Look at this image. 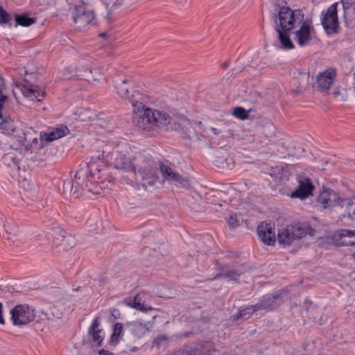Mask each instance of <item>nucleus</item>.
<instances>
[{"label":"nucleus","instance_id":"9b49d317","mask_svg":"<svg viewBox=\"0 0 355 355\" xmlns=\"http://www.w3.org/2000/svg\"><path fill=\"white\" fill-rule=\"evenodd\" d=\"M298 186L291 193L292 198L304 200L312 195L314 189L312 180L304 175H300L297 177Z\"/></svg>","mask_w":355,"mask_h":355},{"label":"nucleus","instance_id":"bf43d9fd","mask_svg":"<svg viewBox=\"0 0 355 355\" xmlns=\"http://www.w3.org/2000/svg\"><path fill=\"white\" fill-rule=\"evenodd\" d=\"M223 67H227V64L225 62V63H223Z\"/></svg>","mask_w":355,"mask_h":355},{"label":"nucleus","instance_id":"dca6fc26","mask_svg":"<svg viewBox=\"0 0 355 355\" xmlns=\"http://www.w3.org/2000/svg\"><path fill=\"white\" fill-rule=\"evenodd\" d=\"M257 234L263 243L268 245H275L276 241L275 228L270 224L261 223L257 227Z\"/></svg>","mask_w":355,"mask_h":355},{"label":"nucleus","instance_id":"1a4fd4ad","mask_svg":"<svg viewBox=\"0 0 355 355\" xmlns=\"http://www.w3.org/2000/svg\"><path fill=\"white\" fill-rule=\"evenodd\" d=\"M133 0H101L105 10L100 11L101 15L110 24L114 19V14L122 7H128Z\"/></svg>","mask_w":355,"mask_h":355},{"label":"nucleus","instance_id":"f704fd0d","mask_svg":"<svg viewBox=\"0 0 355 355\" xmlns=\"http://www.w3.org/2000/svg\"><path fill=\"white\" fill-rule=\"evenodd\" d=\"M243 98L245 101L249 103H255L259 101L260 98L259 94L252 89H248L245 91Z\"/></svg>","mask_w":355,"mask_h":355},{"label":"nucleus","instance_id":"423d86ee","mask_svg":"<svg viewBox=\"0 0 355 355\" xmlns=\"http://www.w3.org/2000/svg\"><path fill=\"white\" fill-rule=\"evenodd\" d=\"M120 340L129 352H134L137 350L138 347L135 345L136 340H132L128 335H125L123 324L116 322L112 326V334L109 340V345L110 347H115Z\"/></svg>","mask_w":355,"mask_h":355},{"label":"nucleus","instance_id":"ddd939ff","mask_svg":"<svg viewBox=\"0 0 355 355\" xmlns=\"http://www.w3.org/2000/svg\"><path fill=\"white\" fill-rule=\"evenodd\" d=\"M336 78V71L329 68L316 76V87L320 92H327Z\"/></svg>","mask_w":355,"mask_h":355},{"label":"nucleus","instance_id":"f3484780","mask_svg":"<svg viewBox=\"0 0 355 355\" xmlns=\"http://www.w3.org/2000/svg\"><path fill=\"white\" fill-rule=\"evenodd\" d=\"M69 132V130L66 125H60L58 127L49 130L48 132L40 134V140L42 146H44L45 142H49L66 136Z\"/></svg>","mask_w":355,"mask_h":355},{"label":"nucleus","instance_id":"cd10ccee","mask_svg":"<svg viewBox=\"0 0 355 355\" xmlns=\"http://www.w3.org/2000/svg\"><path fill=\"white\" fill-rule=\"evenodd\" d=\"M3 230L5 231V234L3 233V236L8 240L12 239L19 233V229L17 225L11 222H6L4 223Z\"/></svg>","mask_w":355,"mask_h":355},{"label":"nucleus","instance_id":"052dcab7","mask_svg":"<svg viewBox=\"0 0 355 355\" xmlns=\"http://www.w3.org/2000/svg\"><path fill=\"white\" fill-rule=\"evenodd\" d=\"M354 214L355 215V210L354 211Z\"/></svg>","mask_w":355,"mask_h":355},{"label":"nucleus","instance_id":"4be33fe9","mask_svg":"<svg viewBox=\"0 0 355 355\" xmlns=\"http://www.w3.org/2000/svg\"><path fill=\"white\" fill-rule=\"evenodd\" d=\"M343 17L347 26H352L355 20V0H341Z\"/></svg>","mask_w":355,"mask_h":355},{"label":"nucleus","instance_id":"bb28decb","mask_svg":"<svg viewBox=\"0 0 355 355\" xmlns=\"http://www.w3.org/2000/svg\"><path fill=\"white\" fill-rule=\"evenodd\" d=\"M8 99V89L5 83V79L0 73V117H2V109L4 103Z\"/></svg>","mask_w":355,"mask_h":355},{"label":"nucleus","instance_id":"c85d7f7f","mask_svg":"<svg viewBox=\"0 0 355 355\" xmlns=\"http://www.w3.org/2000/svg\"><path fill=\"white\" fill-rule=\"evenodd\" d=\"M45 314L48 320L59 319L63 315V309L59 308L58 305H53L46 309Z\"/></svg>","mask_w":355,"mask_h":355},{"label":"nucleus","instance_id":"0eeeda50","mask_svg":"<svg viewBox=\"0 0 355 355\" xmlns=\"http://www.w3.org/2000/svg\"><path fill=\"white\" fill-rule=\"evenodd\" d=\"M338 3H334L322 13L321 24L328 35L338 33L339 27L338 17Z\"/></svg>","mask_w":355,"mask_h":355},{"label":"nucleus","instance_id":"b1692460","mask_svg":"<svg viewBox=\"0 0 355 355\" xmlns=\"http://www.w3.org/2000/svg\"><path fill=\"white\" fill-rule=\"evenodd\" d=\"M255 307H257V304L240 309L236 314L231 317V320L232 321H239V320L243 321L248 319L254 312L259 311V309Z\"/></svg>","mask_w":355,"mask_h":355},{"label":"nucleus","instance_id":"9d476101","mask_svg":"<svg viewBox=\"0 0 355 355\" xmlns=\"http://www.w3.org/2000/svg\"><path fill=\"white\" fill-rule=\"evenodd\" d=\"M72 17L78 28L82 29L94 20L93 10H87L83 5H76L72 10Z\"/></svg>","mask_w":355,"mask_h":355},{"label":"nucleus","instance_id":"f03ea898","mask_svg":"<svg viewBox=\"0 0 355 355\" xmlns=\"http://www.w3.org/2000/svg\"><path fill=\"white\" fill-rule=\"evenodd\" d=\"M131 104L134 108L133 123L139 128L150 130L156 126L165 128L166 130L180 132L184 139H191L190 134L193 128L189 121L180 116H172L164 111L145 107L138 100L131 99Z\"/></svg>","mask_w":355,"mask_h":355},{"label":"nucleus","instance_id":"79ce46f5","mask_svg":"<svg viewBox=\"0 0 355 355\" xmlns=\"http://www.w3.org/2000/svg\"><path fill=\"white\" fill-rule=\"evenodd\" d=\"M233 114L236 118L242 120L246 119L248 117V112L241 107H236L234 110Z\"/></svg>","mask_w":355,"mask_h":355},{"label":"nucleus","instance_id":"13d9d810","mask_svg":"<svg viewBox=\"0 0 355 355\" xmlns=\"http://www.w3.org/2000/svg\"><path fill=\"white\" fill-rule=\"evenodd\" d=\"M101 156H102V157H103V154H102V155H98V156H96V158L97 159H100Z\"/></svg>","mask_w":355,"mask_h":355},{"label":"nucleus","instance_id":"393cba45","mask_svg":"<svg viewBox=\"0 0 355 355\" xmlns=\"http://www.w3.org/2000/svg\"><path fill=\"white\" fill-rule=\"evenodd\" d=\"M243 268H244L243 265L241 266L237 270H229L225 273L217 275L215 279L217 277L227 278L230 281L236 282L239 277L245 272Z\"/></svg>","mask_w":355,"mask_h":355},{"label":"nucleus","instance_id":"de8ad7c7","mask_svg":"<svg viewBox=\"0 0 355 355\" xmlns=\"http://www.w3.org/2000/svg\"><path fill=\"white\" fill-rule=\"evenodd\" d=\"M98 355H114V354L110 350H106L104 349H100L98 351Z\"/></svg>","mask_w":355,"mask_h":355},{"label":"nucleus","instance_id":"c03bdc74","mask_svg":"<svg viewBox=\"0 0 355 355\" xmlns=\"http://www.w3.org/2000/svg\"><path fill=\"white\" fill-rule=\"evenodd\" d=\"M74 182L73 181L68 180L63 182V188L64 191H69L72 192L73 190Z\"/></svg>","mask_w":355,"mask_h":355},{"label":"nucleus","instance_id":"ea45409f","mask_svg":"<svg viewBox=\"0 0 355 355\" xmlns=\"http://www.w3.org/2000/svg\"><path fill=\"white\" fill-rule=\"evenodd\" d=\"M85 190L87 189L89 192L94 194H99L101 193V187L96 183L93 182L89 180L85 183Z\"/></svg>","mask_w":355,"mask_h":355},{"label":"nucleus","instance_id":"6ab92c4d","mask_svg":"<svg viewBox=\"0 0 355 355\" xmlns=\"http://www.w3.org/2000/svg\"><path fill=\"white\" fill-rule=\"evenodd\" d=\"M125 329L131 334L134 337L133 340L142 338L149 331V329L146 324L137 320L127 322L125 324Z\"/></svg>","mask_w":355,"mask_h":355},{"label":"nucleus","instance_id":"e433bc0d","mask_svg":"<svg viewBox=\"0 0 355 355\" xmlns=\"http://www.w3.org/2000/svg\"><path fill=\"white\" fill-rule=\"evenodd\" d=\"M261 132L266 137H271L275 135V126L271 122H267L261 126Z\"/></svg>","mask_w":355,"mask_h":355},{"label":"nucleus","instance_id":"20e7f679","mask_svg":"<svg viewBox=\"0 0 355 355\" xmlns=\"http://www.w3.org/2000/svg\"><path fill=\"white\" fill-rule=\"evenodd\" d=\"M315 232L308 223H293L278 230L277 241L284 246H289L295 240L300 239L307 234L313 236Z\"/></svg>","mask_w":355,"mask_h":355},{"label":"nucleus","instance_id":"412c9836","mask_svg":"<svg viewBox=\"0 0 355 355\" xmlns=\"http://www.w3.org/2000/svg\"><path fill=\"white\" fill-rule=\"evenodd\" d=\"M22 94L26 98L31 100H37L40 102L42 101L45 95V92L40 88L39 86L27 83L23 85L21 89Z\"/></svg>","mask_w":355,"mask_h":355},{"label":"nucleus","instance_id":"39448f33","mask_svg":"<svg viewBox=\"0 0 355 355\" xmlns=\"http://www.w3.org/2000/svg\"><path fill=\"white\" fill-rule=\"evenodd\" d=\"M317 202L324 209L333 208L337 206L348 208L354 203V199L340 198L335 191L329 188H323L322 191L320 192L317 198Z\"/></svg>","mask_w":355,"mask_h":355},{"label":"nucleus","instance_id":"a19ab883","mask_svg":"<svg viewBox=\"0 0 355 355\" xmlns=\"http://www.w3.org/2000/svg\"><path fill=\"white\" fill-rule=\"evenodd\" d=\"M87 167L92 178L95 177L96 175L98 174L101 170L100 166H95L94 162H93L92 160L87 164Z\"/></svg>","mask_w":355,"mask_h":355},{"label":"nucleus","instance_id":"c9c22d12","mask_svg":"<svg viewBox=\"0 0 355 355\" xmlns=\"http://www.w3.org/2000/svg\"><path fill=\"white\" fill-rule=\"evenodd\" d=\"M0 127L6 135H11L15 131V125L12 121H3L0 123Z\"/></svg>","mask_w":355,"mask_h":355},{"label":"nucleus","instance_id":"6e6552de","mask_svg":"<svg viewBox=\"0 0 355 355\" xmlns=\"http://www.w3.org/2000/svg\"><path fill=\"white\" fill-rule=\"evenodd\" d=\"M11 320L14 325H25L35 318V311L28 305H17L11 311Z\"/></svg>","mask_w":355,"mask_h":355},{"label":"nucleus","instance_id":"473e14b6","mask_svg":"<svg viewBox=\"0 0 355 355\" xmlns=\"http://www.w3.org/2000/svg\"><path fill=\"white\" fill-rule=\"evenodd\" d=\"M88 178L87 173L83 168L78 170L75 175L74 184L80 185V189L85 190L86 179Z\"/></svg>","mask_w":355,"mask_h":355},{"label":"nucleus","instance_id":"2eb2a0df","mask_svg":"<svg viewBox=\"0 0 355 355\" xmlns=\"http://www.w3.org/2000/svg\"><path fill=\"white\" fill-rule=\"evenodd\" d=\"M56 234L54 242L64 250L72 248L76 245V239L71 234L64 232L62 229L58 227L54 230Z\"/></svg>","mask_w":355,"mask_h":355},{"label":"nucleus","instance_id":"a211bd4d","mask_svg":"<svg viewBox=\"0 0 355 355\" xmlns=\"http://www.w3.org/2000/svg\"><path fill=\"white\" fill-rule=\"evenodd\" d=\"M113 164L117 169H121L126 172H132L134 174V157H128L124 154L119 153L115 157Z\"/></svg>","mask_w":355,"mask_h":355},{"label":"nucleus","instance_id":"c756f323","mask_svg":"<svg viewBox=\"0 0 355 355\" xmlns=\"http://www.w3.org/2000/svg\"><path fill=\"white\" fill-rule=\"evenodd\" d=\"M15 26L19 25L21 26H29L36 21V19L30 17L27 14L15 15Z\"/></svg>","mask_w":355,"mask_h":355},{"label":"nucleus","instance_id":"37998d69","mask_svg":"<svg viewBox=\"0 0 355 355\" xmlns=\"http://www.w3.org/2000/svg\"><path fill=\"white\" fill-rule=\"evenodd\" d=\"M11 19V17L1 6H0V24H7Z\"/></svg>","mask_w":355,"mask_h":355},{"label":"nucleus","instance_id":"3c124183","mask_svg":"<svg viewBox=\"0 0 355 355\" xmlns=\"http://www.w3.org/2000/svg\"><path fill=\"white\" fill-rule=\"evenodd\" d=\"M0 323L4 324V320L2 316V304L0 303Z\"/></svg>","mask_w":355,"mask_h":355},{"label":"nucleus","instance_id":"a878e982","mask_svg":"<svg viewBox=\"0 0 355 355\" xmlns=\"http://www.w3.org/2000/svg\"><path fill=\"white\" fill-rule=\"evenodd\" d=\"M160 171L163 178L168 181L169 182H173L176 175H178V173L175 172L172 168L168 165L167 164H164L163 162H160L159 164Z\"/></svg>","mask_w":355,"mask_h":355},{"label":"nucleus","instance_id":"f8f14e48","mask_svg":"<svg viewBox=\"0 0 355 355\" xmlns=\"http://www.w3.org/2000/svg\"><path fill=\"white\" fill-rule=\"evenodd\" d=\"M283 292L278 291L273 294H268L261 297L257 303L259 310L272 311L279 307L284 302Z\"/></svg>","mask_w":355,"mask_h":355},{"label":"nucleus","instance_id":"5fc2aeb1","mask_svg":"<svg viewBox=\"0 0 355 355\" xmlns=\"http://www.w3.org/2000/svg\"><path fill=\"white\" fill-rule=\"evenodd\" d=\"M211 131L215 134V135H218L219 134V132H218L217 129L216 128H211Z\"/></svg>","mask_w":355,"mask_h":355},{"label":"nucleus","instance_id":"4c0bfd02","mask_svg":"<svg viewBox=\"0 0 355 355\" xmlns=\"http://www.w3.org/2000/svg\"><path fill=\"white\" fill-rule=\"evenodd\" d=\"M172 183L177 187H181L185 189H189L190 187L189 180L179 173L175 176Z\"/></svg>","mask_w":355,"mask_h":355},{"label":"nucleus","instance_id":"7ed1b4c3","mask_svg":"<svg viewBox=\"0 0 355 355\" xmlns=\"http://www.w3.org/2000/svg\"><path fill=\"white\" fill-rule=\"evenodd\" d=\"M135 171L134 175L139 174L141 176V184L147 189L149 187H153L157 179L158 164L150 155L139 153L134 157Z\"/></svg>","mask_w":355,"mask_h":355},{"label":"nucleus","instance_id":"8fccbe9b","mask_svg":"<svg viewBox=\"0 0 355 355\" xmlns=\"http://www.w3.org/2000/svg\"><path fill=\"white\" fill-rule=\"evenodd\" d=\"M166 338L165 336H161L157 337L155 342H157V345H160L163 341H166Z\"/></svg>","mask_w":355,"mask_h":355},{"label":"nucleus","instance_id":"72a5a7b5","mask_svg":"<svg viewBox=\"0 0 355 355\" xmlns=\"http://www.w3.org/2000/svg\"><path fill=\"white\" fill-rule=\"evenodd\" d=\"M92 71L90 67L80 66L77 69V76H80L81 78L86 80H90L91 79L98 80L97 78L92 77Z\"/></svg>","mask_w":355,"mask_h":355},{"label":"nucleus","instance_id":"7c9ffc66","mask_svg":"<svg viewBox=\"0 0 355 355\" xmlns=\"http://www.w3.org/2000/svg\"><path fill=\"white\" fill-rule=\"evenodd\" d=\"M126 80H123L121 83H119L116 89H117L118 94L123 98H128L131 103V99L137 100L135 98V94H132L131 96L129 95L128 89L126 87Z\"/></svg>","mask_w":355,"mask_h":355},{"label":"nucleus","instance_id":"864d4df0","mask_svg":"<svg viewBox=\"0 0 355 355\" xmlns=\"http://www.w3.org/2000/svg\"><path fill=\"white\" fill-rule=\"evenodd\" d=\"M73 189H74V191H73V193L75 194L80 189V185L74 184Z\"/></svg>","mask_w":355,"mask_h":355},{"label":"nucleus","instance_id":"aec40b11","mask_svg":"<svg viewBox=\"0 0 355 355\" xmlns=\"http://www.w3.org/2000/svg\"><path fill=\"white\" fill-rule=\"evenodd\" d=\"M99 317H96L88 329V336L96 347L102 345L104 337L103 330L100 329Z\"/></svg>","mask_w":355,"mask_h":355},{"label":"nucleus","instance_id":"4d7b16f0","mask_svg":"<svg viewBox=\"0 0 355 355\" xmlns=\"http://www.w3.org/2000/svg\"><path fill=\"white\" fill-rule=\"evenodd\" d=\"M338 94H339V92H334V96L335 97H336V96L338 95Z\"/></svg>","mask_w":355,"mask_h":355},{"label":"nucleus","instance_id":"5701e85b","mask_svg":"<svg viewBox=\"0 0 355 355\" xmlns=\"http://www.w3.org/2000/svg\"><path fill=\"white\" fill-rule=\"evenodd\" d=\"M145 293L140 292L138 294H137L133 300H132H132L130 299V302H128L127 300H124V302H125L128 305L131 306L132 307L139 310L142 311H146L149 310H153V308L151 306H148L146 305H144V298H145Z\"/></svg>","mask_w":355,"mask_h":355},{"label":"nucleus","instance_id":"2f4dec72","mask_svg":"<svg viewBox=\"0 0 355 355\" xmlns=\"http://www.w3.org/2000/svg\"><path fill=\"white\" fill-rule=\"evenodd\" d=\"M20 160V155L15 152L7 153L3 156V163L9 166L11 165L17 166Z\"/></svg>","mask_w":355,"mask_h":355},{"label":"nucleus","instance_id":"603ef678","mask_svg":"<svg viewBox=\"0 0 355 355\" xmlns=\"http://www.w3.org/2000/svg\"><path fill=\"white\" fill-rule=\"evenodd\" d=\"M111 35V33L110 31L103 32L99 34V36L101 37H105L106 36Z\"/></svg>","mask_w":355,"mask_h":355},{"label":"nucleus","instance_id":"6e6d98bb","mask_svg":"<svg viewBox=\"0 0 355 355\" xmlns=\"http://www.w3.org/2000/svg\"><path fill=\"white\" fill-rule=\"evenodd\" d=\"M196 139H197L198 140H200L201 135L196 134Z\"/></svg>","mask_w":355,"mask_h":355},{"label":"nucleus","instance_id":"a18cd8bd","mask_svg":"<svg viewBox=\"0 0 355 355\" xmlns=\"http://www.w3.org/2000/svg\"><path fill=\"white\" fill-rule=\"evenodd\" d=\"M227 223L230 227L234 228L239 226V220L232 216H230L227 219Z\"/></svg>","mask_w":355,"mask_h":355},{"label":"nucleus","instance_id":"f257e3e1","mask_svg":"<svg viewBox=\"0 0 355 355\" xmlns=\"http://www.w3.org/2000/svg\"><path fill=\"white\" fill-rule=\"evenodd\" d=\"M275 31L284 48L292 49L294 44L290 39V33H293L294 40L300 46L308 45L311 40L312 21L304 19L302 9L292 10L290 7L276 6L272 13Z\"/></svg>","mask_w":355,"mask_h":355},{"label":"nucleus","instance_id":"58836bf2","mask_svg":"<svg viewBox=\"0 0 355 355\" xmlns=\"http://www.w3.org/2000/svg\"><path fill=\"white\" fill-rule=\"evenodd\" d=\"M168 355H200V352L196 348L187 347L172 352Z\"/></svg>","mask_w":355,"mask_h":355},{"label":"nucleus","instance_id":"49530a36","mask_svg":"<svg viewBox=\"0 0 355 355\" xmlns=\"http://www.w3.org/2000/svg\"><path fill=\"white\" fill-rule=\"evenodd\" d=\"M110 313L111 314V316L114 318V319H118L120 318V315H121V313L119 311V310L118 309H116V308H111L110 309Z\"/></svg>","mask_w":355,"mask_h":355},{"label":"nucleus","instance_id":"09e8293b","mask_svg":"<svg viewBox=\"0 0 355 355\" xmlns=\"http://www.w3.org/2000/svg\"><path fill=\"white\" fill-rule=\"evenodd\" d=\"M25 143L23 144V145H28L30 143L31 145L37 144V139L36 137L33 138V140L31 141L30 140L27 141L26 138L25 139Z\"/></svg>","mask_w":355,"mask_h":355},{"label":"nucleus","instance_id":"4468645a","mask_svg":"<svg viewBox=\"0 0 355 355\" xmlns=\"http://www.w3.org/2000/svg\"><path fill=\"white\" fill-rule=\"evenodd\" d=\"M332 241L336 246H347L355 245V230H339L334 232Z\"/></svg>","mask_w":355,"mask_h":355}]
</instances>
